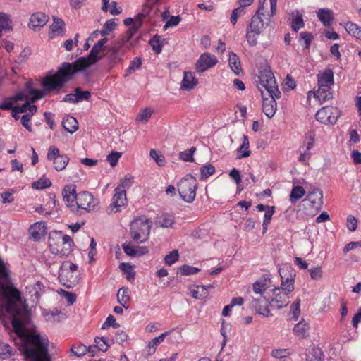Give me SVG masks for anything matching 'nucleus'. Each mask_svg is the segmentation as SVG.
Returning <instances> with one entry per match:
<instances>
[{
  "mask_svg": "<svg viewBox=\"0 0 361 361\" xmlns=\"http://www.w3.org/2000/svg\"><path fill=\"white\" fill-rule=\"evenodd\" d=\"M25 306L21 293L13 285L0 284V317L4 312L12 314V326L22 342L20 350L25 361H45V343L39 334H31L20 318Z\"/></svg>",
  "mask_w": 361,
  "mask_h": 361,
  "instance_id": "f257e3e1",
  "label": "nucleus"
},
{
  "mask_svg": "<svg viewBox=\"0 0 361 361\" xmlns=\"http://www.w3.org/2000/svg\"><path fill=\"white\" fill-rule=\"evenodd\" d=\"M62 195L67 207L78 215H81L82 209L87 212L94 210L99 203L98 200L87 191L76 193L75 186L73 185L66 186Z\"/></svg>",
  "mask_w": 361,
  "mask_h": 361,
  "instance_id": "f03ea898",
  "label": "nucleus"
},
{
  "mask_svg": "<svg viewBox=\"0 0 361 361\" xmlns=\"http://www.w3.org/2000/svg\"><path fill=\"white\" fill-rule=\"evenodd\" d=\"M281 279L280 287L272 290L273 296L270 302L271 306L281 309L289 303V294L294 290V280L295 274L289 266H284L279 269Z\"/></svg>",
  "mask_w": 361,
  "mask_h": 361,
  "instance_id": "7ed1b4c3",
  "label": "nucleus"
},
{
  "mask_svg": "<svg viewBox=\"0 0 361 361\" xmlns=\"http://www.w3.org/2000/svg\"><path fill=\"white\" fill-rule=\"evenodd\" d=\"M77 68L74 63L64 62L56 73L53 75H47V96H50L51 93L66 92V90L63 89L64 85L75 73L80 71Z\"/></svg>",
  "mask_w": 361,
  "mask_h": 361,
  "instance_id": "20e7f679",
  "label": "nucleus"
},
{
  "mask_svg": "<svg viewBox=\"0 0 361 361\" xmlns=\"http://www.w3.org/2000/svg\"><path fill=\"white\" fill-rule=\"evenodd\" d=\"M48 245L53 255L62 257L68 256L73 251V241L61 231H53L49 234Z\"/></svg>",
  "mask_w": 361,
  "mask_h": 361,
  "instance_id": "39448f33",
  "label": "nucleus"
},
{
  "mask_svg": "<svg viewBox=\"0 0 361 361\" xmlns=\"http://www.w3.org/2000/svg\"><path fill=\"white\" fill-rule=\"evenodd\" d=\"M258 90L262 92L264 91L268 97L281 98V93L273 73L269 70H263L259 73L257 80H256Z\"/></svg>",
  "mask_w": 361,
  "mask_h": 361,
  "instance_id": "423d86ee",
  "label": "nucleus"
},
{
  "mask_svg": "<svg viewBox=\"0 0 361 361\" xmlns=\"http://www.w3.org/2000/svg\"><path fill=\"white\" fill-rule=\"evenodd\" d=\"M152 223L145 217H137L130 224V235L134 242L142 243L146 242L149 236Z\"/></svg>",
  "mask_w": 361,
  "mask_h": 361,
  "instance_id": "0eeeda50",
  "label": "nucleus"
},
{
  "mask_svg": "<svg viewBox=\"0 0 361 361\" xmlns=\"http://www.w3.org/2000/svg\"><path fill=\"white\" fill-rule=\"evenodd\" d=\"M107 40V38L105 37L101 39L94 44L88 56L76 59L73 63L78 68L77 69L80 71H83L100 60L103 56L100 54L105 51V44Z\"/></svg>",
  "mask_w": 361,
  "mask_h": 361,
  "instance_id": "6e6552de",
  "label": "nucleus"
},
{
  "mask_svg": "<svg viewBox=\"0 0 361 361\" xmlns=\"http://www.w3.org/2000/svg\"><path fill=\"white\" fill-rule=\"evenodd\" d=\"M78 265L71 262H63L59 269V279L60 282L68 288L78 284L80 281V271Z\"/></svg>",
  "mask_w": 361,
  "mask_h": 361,
  "instance_id": "1a4fd4ad",
  "label": "nucleus"
},
{
  "mask_svg": "<svg viewBox=\"0 0 361 361\" xmlns=\"http://www.w3.org/2000/svg\"><path fill=\"white\" fill-rule=\"evenodd\" d=\"M197 184V179L191 175H187L180 180L178 185V190L180 197L185 202L191 203L194 201Z\"/></svg>",
  "mask_w": 361,
  "mask_h": 361,
  "instance_id": "9d476101",
  "label": "nucleus"
},
{
  "mask_svg": "<svg viewBox=\"0 0 361 361\" xmlns=\"http://www.w3.org/2000/svg\"><path fill=\"white\" fill-rule=\"evenodd\" d=\"M47 159L52 162L54 168L57 171L63 170L69 162L68 157L65 154H61L59 149L54 145L49 147Z\"/></svg>",
  "mask_w": 361,
  "mask_h": 361,
  "instance_id": "9b49d317",
  "label": "nucleus"
},
{
  "mask_svg": "<svg viewBox=\"0 0 361 361\" xmlns=\"http://www.w3.org/2000/svg\"><path fill=\"white\" fill-rule=\"evenodd\" d=\"M25 97H26L23 100L25 101V104L21 106H18V110L20 113L29 111L30 114L33 115L37 110V106L33 104L36 100L43 97V92L31 89L27 93L25 92Z\"/></svg>",
  "mask_w": 361,
  "mask_h": 361,
  "instance_id": "f8f14e48",
  "label": "nucleus"
},
{
  "mask_svg": "<svg viewBox=\"0 0 361 361\" xmlns=\"http://www.w3.org/2000/svg\"><path fill=\"white\" fill-rule=\"evenodd\" d=\"M218 62L217 58L212 54L204 52L202 54L195 63L197 73H202L214 67Z\"/></svg>",
  "mask_w": 361,
  "mask_h": 361,
  "instance_id": "ddd939ff",
  "label": "nucleus"
},
{
  "mask_svg": "<svg viewBox=\"0 0 361 361\" xmlns=\"http://www.w3.org/2000/svg\"><path fill=\"white\" fill-rule=\"evenodd\" d=\"M316 118L324 124H334L338 119L337 109L332 106L322 107L317 112Z\"/></svg>",
  "mask_w": 361,
  "mask_h": 361,
  "instance_id": "4468645a",
  "label": "nucleus"
},
{
  "mask_svg": "<svg viewBox=\"0 0 361 361\" xmlns=\"http://www.w3.org/2000/svg\"><path fill=\"white\" fill-rule=\"evenodd\" d=\"M263 6L260 5L257 11L252 17L250 25L247 27V29L262 33L264 28L269 25V19L264 22L262 18L265 16L264 13L261 12Z\"/></svg>",
  "mask_w": 361,
  "mask_h": 361,
  "instance_id": "2eb2a0df",
  "label": "nucleus"
},
{
  "mask_svg": "<svg viewBox=\"0 0 361 361\" xmlns=\"http://www.w3.org/2000/svg\"><path fill=\"white\" fill-rule=\"evenodd\" d=\"M127 204L126 191H121V188H116L114 195L112 198V202L109 205V209L113 212H118L122 207Z\"/></svg>",
  "mask_w": 361,
  "mask_h": 361,
  "instance_id": "dca6fc26",
  "label": "nucleus"
},
{
  "mask_svg": "<svg viewBox=\"0 0 361 361\" xmlns=\"http://www.w3.org/2000/svg\"><path fill=\"white\" fill-rule=\"evenodd\" d=\"M265 92L262 91V97L263 99L262 111L264 114L269 118H272L276 111L277 104L276 100L279 98H274V97H266Z\"/></svg>",
  "mask_w": 361,
  "mask_h": 361,
  "instance_id": "f3484780",
  "label": "nucleus"
},
{
  "mask_svg": "<svg viewBox=\"0 0 361 361\" xmlns=\"http://www.w3.org/2000/svg\"><path fill=\"white\" fill-rule=\"evenodd\" d=\"M125 44L126 42L120 38L118 40L115 42L111 47L108 49L105 56L109 60V62L112 66L117 61L121 60V58L119 56V51Z\"/></svg>",
  "mask_w": 361,
  "mask_h": 361,
  "instance_id": "a211bd4d",
  "label": "nucleus"
},
{
  "mask_svg": "<svg viewBox=\"0 0 361 361\" xmlns=\"http://www.w3.org/2000/svg\"><path fill=\"white\" fill-rule=\"evenodd\" d=\"M65 35V23L56 16H53V23L49 26V37L53 39Z\"/></svg>",
  "mask_w": 361,
  "mask_h": 361,
  "instance_id": "6ab92c4d",
  "label": "nucleus"
},
{
  "mask_svg": "<svg viewBox=\"0 0 361 361\" xmlns=\"http://www.w3.org/2000/svg\"><path fill=\"white\" fill-rule=\"evenodd\" d=\"M303 202H310L314 209H320L324 203L322 191L319 188H313L312 190L307 194Z\"/></svg>",
  "mask_w": 361,
  "mask_h": 361,
  "instance_id": "aec40b11",
  "label": "nucleus"
},
{
  "mask_svg": "<svg viewBox=\"0 0 361 361\" xmlns=\"http://www.w3.org/2000/svg\"><path fill=\"white\" fill-rule=\"evenodd\" d=\"M268 301L265 298L259 296L257 298H253L252 305L255 309L257 312L264 317H269L270 311L269 310Z\"/></svg>",
  "mask_w": 361,
  "mask_h": 361,
  "instance_id": "412c9836",
  "label": "nucleus"
},
{
  "mask_svg": "<svg viewBox=\"0 0 361 361\" xmlns=\"http://www.w3.org/2000/svg\"><path fill=\"white\" fill-rule=\"evenodd\" d=\"M122 247L124 252L130 257L142 256L148 252L147 247L134 246L130 242H126Z\"/></svg>",
  "mask_w": 361,
  "mask_h": 361,
  "instance_id": "4be33fe9",
  "label": "nucleus"
},
{
  "mask_svg": "<svg viewBox=\"0 0 361 361\" xmlns=\"http://www.w3.org/2000/svg\"><path fill=\"white\" fill-rule=\"evenodd\" d=\"M318 87H331L334 83V73L331 69H326L317 75Z\"/></svg>",
  "mask_w": 361,
  "mask_h": 361,
  "instance_id": "5701e85b",
  "label": "nucleus"
},
{
  "mask_svg": "<svg viewBox=\"0 0 361 361\" xmlns=\"http://www.w3.org/2000/svg\"><path fill=\"white\" fill-rule=\"evenodd\" d=\"M30 238L38 241L45 235V222L40 221L32 224L29 228Z\"/></svg>",
  "mask_w": 361,
  "mask_h": 361,
  "instance_id": "b1692460",
  "label": "nucleus"
},
{
  "mask_svg": "<svg viewBox=\"0 0 361 361\" xmlns=\"http://www.w3.org/2000/svg\"><path fill=\"white\" fill-rule=\"evenodd\" d=\"M312 91H310L307 94L308 97H310ZM314 97L319 101L320 103L325 102L327 100L331 99L333 97V93L331 87H318L317 90L313 92Z\"/></svg>",
  "mask_w": 361,
  "mask_h": 361,
  "instance_id": "393cba45",
  "label": "nucleus"
},
{
  "mask_svg": "<svg viewBox=\"0 0 361 361\" xmlns=\"http://www.w3.org/2000/svg\"><path fill=\"white\" fill-rule=\"evenodd\" d=\"M198 84L197 79L191 71H185L181 82V89L184 90H193Z\"/></svg>",
  "mask_w": 361,
  "mask_h": 361,
  "instance_id": "a878e982",
  "label": "nucleus"
},
{
  "mask_svg": "<svg viewBox=\"0 0 361 361\" xmlns=\"http://www.w3.org/2000/svg\"><path fill=\"white\" fill-rule=\"evenodd\" d=\"M317 16L319 21L325 27L331 25L334 21V12L329 8H320L317 12Z\"/></svg>",
  "mask_w": 361,
  "mask_h": 361,
  "instance_id": "bb28decb",
  "label": "nucleus"
},
{
  "mask_svg": "<svg viewBox=\"0 0 361 361\" xmlns=\"http://www.w3.org/2000/svg\"><path fill=\"white\" fill-rule=\"evenodd\" d=\"M44 25L45 15L43 13L37 12L31 16L29 23V27L31 29L37 30L42 27Z\"/></svg>",
  "mask_w": 361,
  "mask_h": 361,
  "instance_id": "cd10ccee",
  "label": "nucleus"
},
{
  "mask_svg": "<svg viewBox=\"0 0 361 361\" xmlns=\"http://www.w3.org/2000/svg\"><path fill=\"white\" fill-rule=\"evenodd\" d=\"M25 92H21L11 97L6 98L2 103L0 104V109L11 110L13 109V104L17 101H23L25 98Z\"/></svg>",
  "mask_w": 361,
  "mask_h": 361,
  "instance_id": "c85d7f7f",
  "label": "nucleus"
},
{
  "mask_svg": "<svg viewBox=\"0 0 361 361\" xmlns=\"http://www.w3.org/2000/svg\"><path fill=\"white\" fill-rule=\"evenodd\" d=\"M291 19V28L293 31L297 32L300 29L305 27L302 15L297 10L293 11L290 14Z\"/></svg>",
  "mask_w": 361,
  "mask_h": 361,
  "instance_id": "c756f323",
  "label": "nucleus"
},
{
  "mask_svg": "<svg viewBox=\"0 0 361 361\" xmlns=\"http://www.w3.org/2000/svg\"><path fill=\"white\" fill-rule=\"evenodd\" d=\"M174 224V216L169 214H161L156 221V225L161 228H173Z\"/></svg>",
  "mask_w": 361,
  "mask_h": 361,
  "instance_id": "7c9ffc66",
  "label": "nucleus"
},
{
  "mask_svg": "<svg viewBox=\"0 0 361 361\" xmlns=\"http://www.w3.org/2000/svg\"><path fill=\"white\" fill-rule=\"evenodd\" d=\"M346 32L355 37L357 40H361V27L351 21H348L343 25Z\"/></svg>",
  "mask_w": 361,
  "mask_h": 361,
  "instance_id": "2f4dec72",
  "label": "nucleus"
},
{
  "mask_svg": "<svg viewBox=\"0 0 361 361\" xmlns=\"http://www.w3.org/2000/svg\"><path fill=\"white\" fill-rule=\"evenodd\" d=\"M62 126L70 133H73L78 129V121L71 116H67L63 118Z\"/></svg>",
  "mask_w": 361,
  "mask_h": 361,
  "instance_id": "473e14b6",
  "label": "nucleus"
},
{
  "mask_svg": "<svg viewBox=\"0 0 361 361\" xmlns=\"http://www.w3.org/2000/svg\"><path fill=\"white\" fill-rule=\"evenodd\" d=\"M228 65L235 75H240L242 72L241 63L236 54L231 51L228 56Z\"/></svg>",
  "mask_w": 361,
  "mask_h": 361,
  "instance_id": "72a5a7b5",
  "label": "nucleus"
},
{
  "mask_svg": "<svg viewBox=\"0 0 361 361\" xmlns=\"http://www.w3.org/2000/svg\"><path fill=\"white\" fill-rule=\"evenodd\" d=\"M66 319V314L58 309H54L51 312L47 313V322L51 324L61 322Z\"/></svg>",
  "mask_w": 361,
  "mask_h": 361,
  "instance_id": "f704fd0d",
  "label": "nucleus"
},
{
  "mask_svg": "<svg viewBox=\"0 0 361 361\" xmlns=\"http://www.w3.org/2000/svg\"><path fill=\"white\" fill-rule=\"evenodd\" d=\"M309 325L303 320L296 324L293 328V333L295 336L305 338L308 336Z\"/></svg>",
  "mask_w": 361,
  "mask_h": 361,
  "instance_id": "c9c22d12",
  "label": "nucleus"
},
{
  "mask_svg": "<svg viewBox=\"0 0 361 361\" xmlns=\"http://www.w3.org/2000/svg\"><path fill=\"white\" fill-rule=\"evenodd\" d=\"M157 3V2H155V0H147L143 6L142 12L139 13L135 18L142 23L143 18L150 13L152 7Z\"/></svg>",
  "mask_w": 361,
  "mask_h": 361,
  "instance_id": "e433bc0d",
  "label": "nucleus"
},
{
  "mask_svg": "<svg viewBox=\"0 0 361 361\" xmlns=\"http://www.w3.org/2000/svg\"><path fill=\"white\" fill-rule=\"evenodd\" d=\"M118 302L122 307L126 309L128 308L127 304L130 301V297L128 295V290L125 288H121L118 290L117 293Z\"/></svg>",
  "mask_w": 361,
  "mask_h": 361,
  "instance_id": "4c0bfd02",
  "label": "nucleus"
},
{
  "mask_svg": "<svg viewBox=\"0 0 361 361\" xmlns=\"http://www.w3.org/2000/svg\"><path fill=\"white\" fill-rule=\"evenodd\" d=\"M142 23L140 20L135 19V22L131 26V27L129 28V30L126 32V33L123 35L121 39L124 41L126 43L128 42L131 37L133 36V35L137 31V30L141 27Z\"/></svg>",
  "mask_w": 361,
  "mask_h": 361,
  "instance_id": "58836bf2",
  "label": "nucleus"
},
{
  "mask_svg": "<svg viewBox=\"0 0 361 361\" xmlns=\"http://www.w3.org/2000/svg\"><path fill=\"white\" fill-rule=\"evenodd\" d=\"M169 334V332H164L161 334L160 336L153 338L151 341H149L148 344L149 354H152L155 352L156 348L164 341L165 337Z\"/></svg>",
  "mask_w": 361,
  "mask_h": 361,
  "instance_id": "ea45409f",
  "label": "nucleus"
},
{
  "mask_svg": "<svg viewBox=\"0 0 361 361\" xmlns=\"http://www.w3.org/2000/svg\"><path fill=\"white\" fill-rule=\"evenodd\" d=\"M12 30V21L8 15L0 13V32L3 30L9 31Z\"/></svg>",
  "mask_w": 361,
  "mask_h": 361,
  "instance_id": "a19ab883",
  "label": "nucleus"
},
{
  "mask_svg": "<svg viewBox=\"0 0 361 361\" xmlns=\"http://www.w3.org/2000/svg\"><path fill=\"white\" fill-rule=\"evenodd\" d=\"M305 195V191L302 186H294L290 195V201L291 203H295Z\"/></svg>",
  "mask_w": 361,
  "mask_h": 361,
  "instance_id": "79ce46f5",
  "label": "nucleus"
},
{
  "mask_svg": "<svg viewBox=\"0 0 361 361\" xmlns=\"http://www.w3.org/2000/svg\"><path fill=\"white\" fill-rule=\"evenodd\" d=\"M260 34V32L247 28L245 38L250 47H255L257 44Z\"/></svg>",
  "mask_w": 361,
  "mask_h": 361,
  "instance_id": "37998d69",
  "label": "nucleus"
},
{
  "mask_svg": "<svg viewBox=\"0 0 361 361\" xmlns=\"http://www.w3.org/2000/svg\"><path fill=\"white\" fill-rule=\"evenodd\" d=\"M164 39L161 37L155 35L152 39H151L149 42V44L151 45L152 49L156 54L161 53L163 47Z\"/></svg>",
  "mask_w": 361,
  "mask_h": 361,
  "instance_id": "c03bdc74",
  "label": "nucleus"
},
{
  "mask_svg": "<svg viewBox=\"0 0 361 361\" xmlns=\"http://www.w3.org/2000/svg\"><path fill=\"white\" fill-rule=\"evenodd\" d=\"M243 142L238 150L242 154L238 157V159L246 158L250 154V152L249 150L250 144L248 137L246 135H243Z\"/></svg>",
  "mask_w": 361,
  "mask_h": 361,
  "instance_id": "a18cd8bd",
  "label": "nucleus"
},
{
  "mask_svg": "<svg viewBox=\"0 0 361 361\" xmlns=\"http://www.w3.org/2000/svg\"><path fill=\"white\" fill-rule=\"evenodd\" d=\"M116 23H115L114 19H110L105 22L103 25V27L101 30H99V34L104 37L109 35L111 32H112L116 27Z\"/></svg>",
  "mask_w": 361,
  "mask_h": 361,
  "instance_id": "49530a36",
  "label": "nucleus"
},
{
  "mask_svg": "<svg viewBox=\"0 0 361 361\" xmlns=\"http://www.w3.org/2000/svg\"><path fill=\"white\" fill-rule=\"evenodd\" d=\"M191 295L192 298L195 299H201L203 298H206L208 295V292H207L206 286H197L195 289L191 291Z\"/></svg>",
  "mask_w": 361,
  "mask_h": 361,
  "instance_id": "de8ad7c7",
  "label": "nucleus"
},
{
  "mask_svg": "<svg viewBox=\"0 0 361 361\" xmlns=\"http://www.w3.org/2000/svg\"><path fill=\"white\" fill-rule=\"evenodd\" d=\"M215 172V168L212 164L203 166L200 169V179H207L209 176L213 175Z\"/></svg>",
  "mask_w": 361,
  "mask_h": 361,
  "instance_id": "09e8293b",
  "label": "nucleus"
},
{
  "mask_svg": "<svg viewBox=\"0 0 361 361\" xmlns=\"http://www.w3.org/2000/svg\"><path fill=\"white\" fill-rule=\"evenodd\" d=\"M196 148L192 147L190 149H186L179 153V158L184 161L192 162L194 161L193 154L195 152Z\"/></svg>",
  "mask_w": 361,
  "mask_h": 361,
  "instance_id": "8fccbe9b",
  "label": "nucleus"
},
{
  "mask_svg": "<svg viewBox=\"0 0 361 361\" xmlns=\"http://www.w3.org/2000/svg\"><path fill=\"white\" fill-rule=\"evenodd\" d=\"M200 269L189 265H183L178 268V272L183 276L192 275L200 271Z\"/></svg>",
  "mask_w": 361,
  "mask_h": 361,
  "instance_id": "3c124183",
  "label": "nucleus"
},
{
  "mask_svg": "<svg viewBox=\"0 0 361 361\" xmlns=\"http://www.w3.org/2000/svg\"><path fill=\"white\" fill-rule=\"evenodd\" d=\"M179 254L177 250H173L166 255L164 257L165 263L171 266L178 260Z\"/></svg>",
  "mask_w": 361,
  "mask_h": 361,
  "instance_id": "603ef678",
  "label": "nucleus"
},
{
  "mask_svg": "<svg viewBox=\"0 0 361 361\" xmlns=\"http://www.w3.org/2000/svg\"><path fill=\"white\" fill-rule=\"evenodd\" d=\"M152 111L149 108H146V109L142 110L137 114L136 120L138 122L146 123L150 118V117L152 116Z\"/></svg>",
  "mask_w": 361,
  "mask_h": 361,
  "instance_id": "864d4df0",
  "label": "nucleus"
},
{
  "mask_svg": "<svg viewBox=\"0 0 361 361\" xmlns=\"http://www.w3.org/2000/svg\"><path fill=\"white\" fill-rule=\"evenodd\" d=\"M300 300L298 298L290 307V313L292 314V318L294 320H297L300 314Z\"/></svg>",
  "mask_w": 361,
  "mask_h": 361,
  "instance_id": "5fc2aeb1",
  "label": "nucleus"
},
{
  "mask_svg": "<svg viewBox=\"0 0 361 361\" xmlns=\"http://www.w3.org/2000/svg\"><path fill=\"white\" fill-rule=\"evenodd\" d=\"M71 353L77 357L85 355L87 351V348L82 344L74 345L71 348Z\"/></svg>",
  "mask_w": 361,
  "mask_h": 361,
  "instance_id": "6e6d98bb",
  "label": "nucleus"
},
{
  "mask_svg": "<svg viewBox=\"0 0 361 361\" xmlns=\"http://www.w3.org/2000/svg\"><path fill=\"white\" fill-rule=\"evenodd\" d=\"M133 183V177L131 176H126L116 188H121V191L126 190L132 186Z\"/></svg>",
  "mask_w": 361,
  "mask_h": 361,
  "instance_id": "4d7b16f0",
  "label": "nucleus"
},
{
  "mask_svg": "<svg viewBox=\"0 0 361 361\" xmlns=\"http://www.w3.org/2000/svg\"><path fill=\"white\" fill-rule=\"evenodd\" d=\"M74 92L76 93L78 102L88 100L91 97V94L89 91H82L80 87H76Z\"/></svg>",
  "mask_w": 361,
  "mask_h": 361,
  "instance_id": "13d9d810",
  "label": "nucleus"
},
{
  "mask_svg": "<svg viewBox=\"0 0 361 361\" xmlns=\"http://www.w3.org/2000/svg\"><path fill=\"white\" fill-rule=\"evenodd\" d=\"M314 37L312 33L308 32H302L300 34V40H303L305 43V48L309 49Z\"/></svg>",
  "mask_w": 361,
  "mask_h": 361,
  "instance_id": "bf43d9fd",
  "label": "nucleus"
},
{
  "mask_svg": "<svg viewBox=\"0 0 361 361\" xmlns=\"http://www.w3.org/2000/svg\"><path fill=\"white\" fill-rule=\"evenodd\" d=\"M149 155L159 166H162L165 164L164 157L161 154H159L155 149H151Z\"/></svg>",
  "mask_w": 361,
  "mask_h": 361,
  "instance_id": "052dcab7",
  "label": "nucleus"
},
{
  "mask_svg": "<svg viewBox=\"0 0 361 361\" xmlns=\"http://www.w3.org/2000/svg\"><path fill=\"white\" fill-rule=\"evenodd\" d=\"M59 293L66 300L68 305H73L75 302L76 295L75 293L64 290H61Z\"/></svg>",
  "mask_w": 361,
  "mask_h": 361,
  "instance_id": "680f3d73",
  "label": "nucleus"
},
{
  "mask_svg": "<svg viewBox=\"0 0 361 361\" xmlns=\"http://www.w3.org/2000/svg\"><path fill=\"white\" fill-rule=\"evenodd\" d=\"M245 13L244 8L241 7H238L233 10L231 16V23L233 25H235L237 23L238 18L239 16L243 15Z\"/></svg>",
  "mask_w": 361,
  "mask_h": 361,
  "instance_id": "e2e57ef3",
  "label": "nucleus"
},
{
  "mask_svg": "<svg viewBox=\"0 0 361 361\" xmlns=\"http://www.w3.org/2000/svg\"><path fill=\"white\" fill-rule=\"evenodd\" d=\"M11 348L8 344L0 342V359H4L5 357L10 356Z\"/></svg>",
  "mask_w": 361,
  "mask_h": 361,
  "instance_id": "0e129e2a",
  "label": "nucleus"
},
{
  "mask_svg": "<svg viewBox=\"0 0 361 361\" xmlns=\"http://www.w3.org/2000/svg\"><path fill=\"white\" fill-rule=\"evenodd\" d=\"M121 157V153L118 152H113L107 156L106 160L109 161L110 166L114 167L117 164Z\"/></svg>",
  "mask_w": 361,
  "mask_h": 361,
  "instance_id": "69168bd1",
  "label": "nucleus"
},
{
  "mask_svg": "<svg viewBox=\"0 0 361 361\" xmlns=\"http://www.w3.org/2000/svg\"><path fill=\"white\" fill-rule=\"evenodd\" d=\"M311 279L313 280H319L322 278V269L321 267H317L309 269Z\"/></svg>",
  "mask_w": 361,
  "mask_h": 361,
  "instance_id": "338daca9",
  "label": "nucleus"
},
{
  "mask_svg": "<svg viewBox=\"0 0 361 361\" xmlns=\"http://www.w3.org/2000/svg\"><path fill=\"white\" fill-rule=\"evenodd\" d=\"M357 227V219L353 215L347 217V228L350 231H355Z\"/></svg>",
  "mask_w": 361,
  "mask_h": 361,
  "instance_id": "774afa93",
  "label": "nucleus"
}]
</instances>
